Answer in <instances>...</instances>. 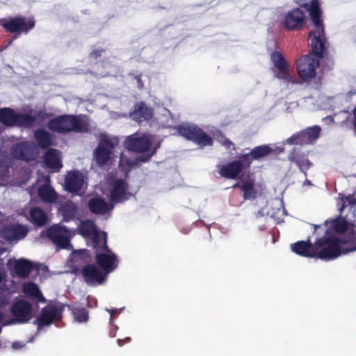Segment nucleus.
I'll return each instance as SVG.
<instances>
[{
    "instance_id": "5701e85b",
    "label": "nucleus",
    "mask_w": 356,
    "mask_h": 356,
    "mask_svg": "<svg viewBox=\"0 0 356 356\" xmlns=\"http://www.w3.org/2000/svg\"><path fill=\"white\" fill-rule=\"evenodd\" d=\"M270 58L274 67L280 72L277 77L290 81L289 65L283 55L280 51H274L271 53Z\"/></svg>"
},
{
    "instance_id": "c9c22d12",
    "label": "nucleus",
    "mask_w": 356,
    "mask_h": 356,
    "mask_svg": "<svg viewBox=\"0 0 356 356\" xmlns=\"http://www.w3.org/2000/svg\"><path fill=\"white\" fill-rule=\"evenodd\" d=\"M31 222L37 226H44L47 222V216L44 211L40 207L31 208L29 212Z\"/></svg>"
},
{
    "instance_id": "37998d69",
    "label": "nucleus",
    "mask_w": 356,
    "mask_h": 356,
    "mask_svg": "<svg viewBox=\"0 0 356 356\" xmlns=\"http://www.w3.org/2000/svg\"><path fill=\"white\" fill-rule=\"evenodd\" d=\"M154 153H155V150L149 154L140 156L136 158V161L138 162H143V163L147 162L151 159V157L154 154Z\"/></svg>"
},
{
    "instance_id": "3c124183",
    "label": "nucleus",
    "mask_w": 356,
    "mask_h": 356,
    "mask_svg": "<svg viewBox=\"0 0 356 356\" xmlns=\"http://www.w3.org/2000/svg\"><path fill=\"white\" fill-rule=\"evenodd\" d=\"M3 317H4L3 314L1 312H0V322L2 321V320L3 319Z\"/></svg>"
},
{
    "instance_id": "dca6fc26",
    "label": "nucleus",
    "mask_w": 356,
    "mask_h": 356,
    "mask_svg": "<svg viewBox=\"0 0 356 356\" xmlns=\"http://www.w3.org/2000/svg\"><path fill=\"white\" fill-rule=\"evenodd\" d=\"M129 118L139 124L147 122L154 118V109L143 101L138 102L130 111Z\"/></svg>"
},
{
    "instance_id": "864d4df0",
    "label": "nucleus",
    "mask_w": 356,
    "mask_h": 356,
    "mask_svg": "<svg viewBox=\"0 0 356 356\" xmlns=\"http://www.w3.org/2000/svg\"><path fill=\"white\" fill-rule=\"evenodd\" d=\"M1 332V327H0V333Z\"/></svg>"
},
{
    "instance_id": "c03bdc74",
    "label": "nucleus",
    "mask_w": 356,
    "mask_h": 356,
    "mask_svg": "<svg viewBox=\"0 0 356 356\" xmlns=\"http://www.w3.org/2000/svg\"><path fill=\"white\" fill-rule=\"evenodd\" d=\"M222 145L227 148V149H232L233 150H235V145L234 143H232L229 139L225 138V140L222 142Z\"/></svg>"
},
{
    "instance_id": "4be33fe9",
    "label": "nucleus",
    "mask_w": 356,
    "mask_h": 356,
    "mask_svg": "<svg viewBox=\"0 0 356 356\" xmlns=\"http://www.w3.org/2000/svg\"><path fill=\"white\" fill-rule=\"evenodd\" d=\"M81 273L85 282L91 285L102 284L105 279V275L95 264L83 266Z\"/></svg>"
},
{
    "instance_id": "6e6552de",
    "label": "nucleus",
    "mask_w": 356,
    "mask_h": 356,
    "mask_svg": "<svg viewBox=\"0 0 356 356\" xmlns=\"http://www.w3.org/2000/svg\"><path fill=\"white\" fill-rule=\"evenodd\" d=\"M177 132L186 140L193 141L201 147L213 145L212 138L197 126L193 124L179 125Z\"/></svg>"
},
{
    "instance_id": "79ce46f5",
    "label": "nucleus",
    "mask_w": 356,
    "mask_h": 356,
    "mask_svg": "<svg viewBox=\"0 0 356 356\" xmlns=\"http://www.w3.org/2000/svg\"><path fill=\"white\" fill-rule=\"evenodd\" d=\"M53 114L50 113H47L45 110H39L36 113L35 120L37 118H40L42 120H44L51 116Z\"/></svg>"
},
{
    "instance_id": "7c9ffc66",
    "label": "nucleus",
    "mask_w": 356,
    "mask_h": 356,
    "mask_svg": "<svg viewBox=\"0 0 356 356\" xmlns=\"http://www.w3.org/2000/svg\"><path fill=\"white\" fill-rule=\"evenodd\" d=\"M92 238V248L95 254L101 252H110V248L107 245V235L105 232H95Z\"/></svg>"
},
{
    "instance_id": "a19ab883",
    "label": "nucleus",
    "mask_w": 356,
    "mask_h": 356,
    "mask_svg": "<svg viewBox=\"0 0 356 356\" xmlns=\"http://www.w3.org/2000/svg\"><path fill=\"white\" fill-rule=\"evenodd\" d=\"M343 204L340 209L341 212L348 206V205H355L356 204V197L353 195H349L348 196L342 197L341 198Z\"/></svg>"
},
{
    "instance_id": "f704fd0d",
    "label": "nucleus",
    "mask_w": 356,
    "mask_h": 356,
    "mask_svg": "<svg viewBox=\"0 0 356 356\" xmlns=\"http://www.w3.org/2000/svg\"><path fill=\"white\" fill-rule=\"evenodd\" d=\"M98 230L95 222L90 220L81 221L77 228V232L84 238H89Z\"/></svg>"
},
{
    "instance_id": "c756f323",
    "label": "nucleus",
    "mask_w": 356,
    "mask_h": 356,
    "mask_svg": "<svg viewBox=\"0 0 356 356\" xmlns=\"http://www.w3.org/2000/svg\"><path fill=\"white\" fill-rule=\"evenodd\" d=\"M38 195L44 203L53 204L57 201L58 194L48 184H44L38 187Z\"/></svg>"
},
{
    "instance_id": "6ab92c4d",
    "label": "nucleus",
    "mask_w": 356,
    "mask_h": 356,
    "mask_svg": "<svg viewBox=\"0 0 356 356\" xmlns=\"http://www.w3.org/2000/svg\"><path fill=\"white\" fill-rule=\"evenodd\" d=\"M274 152L270 144L261 145L254 147L248 153L242 154L243 159L250 167L253 161H260L262 159L270 156Z\"/></svg>"
},
{
    "instance_id": "f257e3e1",
    "label": "nucleus",
    "mask_w": 356,
    "mask_h": 356,
    "mask_svg": "<svg viewBox=\"0 0 356 356\" xmlns=\"http://www.w3.org/2000/svg\"><path fill=\"white\" fill-rule=\"evenodd\" d=\"M325 235L317 238L314 242L316 258L324 261L337 259L343 254L356 250V232L352 230L347 238H341L334 235Z\"/></svg>"
},
{
    "instance_id": "2eb2a0df",
    "label": "nucleus",
    "mask_w": 356,
    "mask_h": 356,
    "mask_svg": "<svg viewBox=\"0 0 356 356\" xmlns=\"http://www.w3.org/2000/svg\"><path fill=\"white\" fill-rule=\"evenodd\" d=\"M305 14L300 8H296L285 15L284 26L288 31L300 30L305 24Z\"/></svg>"
},
{
    "instance_id": "0eeeda50",
    "label": "nucleus",
    "mask_w": 356,
    "mask_h": 356,
    "mask_svg": "<svg viewBox=\"0 0 356 356\" xmlns=\"http://www.w3.org/2000/svg\"><path fill=\"white\" fill-rule=\"evenodd\" d=\"M119 144L117 137H110L106 134L101 136L99 145L94 151V159L99 167L107 165L113 159V151Z\"/></svg>"
},
{
    "instance_id": "cd10ccee",
    "label": "nucleus",
    "mask_w": 356,
    "mask_h": 356,
    "mask_svg": "<svg viewBox=\"0 0 356 356\" xmlns=\"http://www.w3.org/2000/svg\"><path fill=\"white\" fill-rule=\"evenodd\" d=\"M88 207L90 211L97 215H105L111 211L113 206L101 197H92L88 200Z\"/></svg>"
},
{
    "instance_id": "e433bc0d",
    "label": "nucleus",
    "mask_w": 356,
    "mask_h": 356,
    "mask_svg": "<svg viewBox=\"0 0 356 356\" xmlns=\"http://www.w3.org/2000/svg\"><path fill=\"white\" fill-rule=\"evenodd\" d=\"M325 223L326 225L330 223L331 228H332L336 232L341 234L346 232L348 229L349 226L347 220L341 216H339L330 221L326 220Z\"/></svg>"
},
{
    "instance_id": "72a5a7b5",
    "label": "nucleus",
    "mask_w": 356,
    "mask_h": 356,
    "mask_svg": "<svg viewBox=\"0 0 356 356\" xmlns=\"http://www.w3.org/2000/svg\"><path fill=\"white\" fill-rule=\"evenodd\" d=\"M22 292L26 296L39 302H44V298L36 284L33 282L24 283L22 286Z\"/></svg>"
},
{
    "instance_id": "a878e982",
    "label": "nucleus",
    "mask_w": 356,
    "mask_h": 356,
    "mask_svg": "<svg viewBox=\"0 0 356 356\" xmlns=\"http://www.w3.org/2000/svg\"><path fill=\"white\" fill-rule=\"evenodd\" d=\"M128 184L122 179H117L113 183L110 196L113 202H122L128 199Z\"/></svg>"
},
{
    "instance_id": "49530a36",
    "label": "nucleus",
    "mask_w": 356,
    "mask_h": 356,
    "mask_svg": "<svg viewBox=\"0 0 356 356\" xmlns=\"http://www.w3.org/2000/svg\"><path fill=\"white\" fill-rule=\"evenodd\" d=\"M135 79L136 81V84H137V86L139 89H143V87H144V84H143V82L141 79V76L140 75H136L135 76Z\"/></svg>"
},
{
    "instance_id": "ea45409f",
    "label": "nucleus",
    "mask_w": 356,
    "mask_h": 356,
    "mask_svg": "<svg viewBox=\"0 0 356 356\" xmlns=\"http://www.w3.org/2000/svg\"><path fill=\"white\" fill-rule=\"evenodd\" d=\"M9 167L8 159L3 155H0V178H4L8 176Z\"/></svg>"
},
{
    "instance_id": "f8f14e48",
    "label": "nucleus",
    "mask_w": 356,
    "mask_h": 356,
    "mask_svg": "<svg viewBox=\"0 0 356 356\" xmlns=\"http://www.w3.org/2000/svg\"><path fill=\"white\" fill-rule=\"evenodd\" d=\"M10 312L14 321L19 323H25L32 317V305L25 300H17L10 307Z\"/></svg>"
},
{
    "instance_id": "aec40b11",
    "label": "nucleus",
    "mask_w": 356,
    "mask_h": 356,
    "mask_svg": "<svg viewBox=\"0 0 356 356\" xmlns=\"http://www.w3.org/2000/svg\"><path fill=\"white\" fill-rule=\"evenodd\" d=\"M126 143L128 149L140 153L147 152L152 144V140L148 137L145 136L138 137L134 135L129 136Z\"/></svg>"
},
{
    "instance_id": "b1692460",
    "label": "nucleus",
    "mask_w": 356,
    "mask_h": 356,
    "mask_svg": "<svg viewBox=\"0 0 356 356\" xmlns=\"http://www.w3.org/2000/svg\"><path fill=\"white\" fill-rule=\"evenodd\" d=\"M232 188H240L243 192L244 200H254L257 197V192L254 187V180L249 177H241L240 182L235 183Z\"/></svg>"
},
{
    "instance_id": "09e8293b",
    "label": "nucleus",
    "mask_w": 356,
    "mask_h": 356,
    "mask_svg": "<svg viewBox=\"0 0 356 356\" xmlns=\"http://www.w3.org/2000/svg\"><path fill=\"white\" fill-rule=\"evenodd\" d=\"M110 314H111V319L112 318V317L113 316V315L115 314H118V311L116 309H111V310H108Z\"/></svg>"
},
{
    "instance_id": "8fccbe9b",
    "label": "nucleus",
    "mask_w": 356,
    "mask_h": 356,
    "mask_svg": "<svg viewBox=\"0 0 356 356\" xmlns=\"http://www.w3.org/2000/svg\"><path fill=\"white\" fill-rule=\"evenodd\" d=\"M304 184L312 185V182L309 179H306Z\"/></svg>"
},
{
    "instance_id": "de8ad7c7",
    "label": "nucleus",
    "mask_w": 356,
    "mask_h": 356,
    "mask_svg": "<svg viewBox=\"0 0 356 356\" xmlns=\"http://www.w3.org/2000/svg\"><path fill=\"white\" fill-rule=\"evenodd\" d=\"M131 341L130 337H127L124 340L122 339H118V344L119 346H122L125 342H129Z\"/></svg>"
},
{
    "instance_id": "ddd939ff",
    "label": "nucleus",
    "mask_w": 356,
    "mask_h": 356,
    "mask_svg": "<svg viewBox=\"0 0 356 356\" xmlns=\"http://www.w3.org/2000/svg\"><path fill=\"white\" fill-rule=\"evenodd\" d=\"M47 236L60 248L65 249L70 245V231L64 226L54 225L49 227Z\"/></svg>"
},
{
    "instance_id": "473e14b6",
    "label": "nucleus",
    "mask_w": 356,
    "mask_h": 356,
    "mask_svg": "<svg viewBox=\"0 0 356 356\" xmlns=\"http://www.w3.org/2000/svg\"><path fill=\"white\" fill-rule=\"evenodd\" d=\"M34 138L41 149H47L52 145L51 134L44 129L35 130L34 131Z\"/></svg>"
},
{
    "instance_id": "7ed1b4c3",
    "label": "nucleus",
    "mask_w": 356,
    "mask_h": 356,
    "mask_svg": "<svg viewBox=\"0 0 356 356\" xmlns=\"http://www.w3.org/2000/svg\"><path fill=\"white\" fill-rule=\"evenodd\" d=\"M296 2L300 7L305 8L309 13L311 20L315 26V30L310 31L309 36L311 38L313 35L312 38L313 52L321 56L323 49L321 35H324L325 29L321 19L322 12L320 8L319 1L318 0H312L309 3L306 0H297Z\"/></svg>"
},
{
    "instance_id": "bb28decb",
    "label": "nucleus",
    "mask_w": 356,
    "mask_h": 356,
    "mask_svg": "<svg viewBox=\"0 0 356 356\" xmlns=\"http://www.w3.org/2000/svg\"><path fill=\"white\" fill-rule=\"evenodd\" d=\"M291 250L296 254L310 258H316V248L314 243H311L310 241H299L291 245Z\"/></svg>"
},
{
    "instance_id": "2f4dec72",
    "label": "nucleus",
    "mask_w": 356,
    "mask_h": 356,
    "mask_svg": "<svg viewBox=\"0 0 356 356\" xmlns=\"http://www.w3.org/2000/svg\"><path fill=\"white\" fill-rule=\"evenodd\" d=\"M33 268L32 263L25 259L16 260L13 266V270L17 277L26 278L29 277Z\"/></svg>"
},
{
    "instance_id": "393cba45",
    "label": "nucleus",
    "mask_w": 356,
    "mask_h": 356,
    "mask_svg": "<svg viewBox=\"0 0 356 356\" xmlns=\"http://www.w3.org/2000/svg\"><path fill=\"white\" fill-rule=\"evenodd\" d=\"M83 175L81 172L70 171L65 177V189L70 193H77L83 188Z\"/></svg>"
},
{
    "instance_id": "4468645a",
    "label": "nucleus",
    "mask_w": 356,
    "mask_h": 356,
    "mask_svg": "<svg viewBox=\"0 0 356 356\" xmlns=\"http://www.w3.org/2000/svg\"><path fill=\"white\" fill-rule=\"evenodd\" d=\"M26 226L21 224H10L3 226L0 230L1 236L8 243L23 239L28 234Z\"/></svg>"
},
{
    "instance_id": "9d476101",
    "label": "nucleus",
    "mask_w": 356,
    "mask_h": 356,
    "mask_svg": "<svg viewBox=\"0 0 356 356\" xmlns=\"http://www.w3.org/2000/svg\"><path fill=\"white\" fill-rule=\"evenodd\" d=\"M63 307L48 305L42 309L40 316L36 318L35 323L41 328L59 321L62 318Z\"/></svg>"
},
{
    "instance_id": "c85d7f7f",
    "label": "nucleus",
    "mask_w": 356,
    "mask_h": 356,
    "mask_svg": "<svg viewBox=\"0 0 356 356\" xmlns=\"http://www.w3.org/2000/svg\"><path fill=\"white\" fill-rule=\"evenodd\" d=\"M46 166L55 172H58L62 168L59 152L56 149H48L44 156Z\"/></svg>"
},
{
    "instance_id": "412c9836",
    "label": "nucleus",
    "mask_w": 356,
    "mask_h": 356,
    "mask_svg": "<svg viewBox=\"0 0 356 356\" xmlns=\"http://www.w3.org/2000/svg\"><path fill=\"white\" fill-rule=\"evenodd\" d=\"M13 158L29 161L34 159L33 147L29 142H22L15 144L11 148Z\"/></svg>"
},
{
    "instance_id": "9b49d317",
    "label": "nucleus",
    "mask_w": 356,
    "mask_h": 356,
    "mask_svg": "<svg viewBox=\"0 0 356 356\" xmlns=\"http://www.w3.org/2000/svg\"><path fill=\"white\" fill-rule=\"evenodd\" d=\"M321 128L313 126L293 134L286 139V143L289 145H303L312 143L320 136Z\"/></svg>"
},
{
    "instance_id": "423d86ee",
    "label": "nucleus",
    "mask_w": 356,
    "mask_h": 356,
    "mask_svg": "<svg viewBox=\"0 0 356 356\" xmlns=\"http://www.w3.org/2000/svg\"><path fill=\"white\" fill-rule=\"evenodd\" d=\"M35 122V115L16 112L10 107L0 108V123L6 127L30 128Z\"/></svg>"
},
{
    "instance_id": "a18cd8bd",
    "label": "nucleus",
    "mask_w": 356,
    "mask_h": 356,
    "mask_svg": "<svg viewBox=\"0 0 356 356\" xmlns=\"http://www.w3.org/2000/svg\"><path fill=\"white\" fill-rule=\"evenodd\" d=\"M104 49H95L90 53V57H93L94 58H97L101 56L102 53L104 52Z\"/></svg>"
},
{
    "instance_id": "1a4fd4ad",
    "label": "nucleus",
    "mask_w": 356,
    "mask_h": 356,
    "mask_svg": "<svg viewBox=\"0 0 356 356\" xmlns=\"http://www.w3.org/2000/svg\"><path fill=\"white\" fill-rule=\"evenodd\" d=\"M218 173L225 179H236L243 176L245 177V170H250V166L243 159V154H241L238 159L233 160L225 165H219Z\"/></svg>"
},
{
    "instance_id": "20e7f679",
    "label": "nucleus",
    "mask_w": 356,
    "mask_h": 356,
    "mask_svg": "<svg viewBox=\"0 0 356 356\" xmlns=\"http://www.w3.org/2000/svg\"><path fill=\"white\" fill-rule=\"evenodd\" d=\"M313 38V35L310 38ZM321 40L323 44V49L322 55L318 56L313 52V49L311 51L305 55H302L296 61V68L299 78L305 83L309 82L312 79L316 76V69L319 66L320 60L324 58L327 54V48L326 47V38L324 35H321ZM311 48L312 45L311 44Z\"/></svg>"
},
{
    "instance_id": "603ef678",
    "label": "nucleus",
    "mask_w": 356,
    "mask_h": 356,
    "mask_svg": "<svg viewBox=\"0 0 356 356\" xmlns=\"http://www.w3.org/2000/svg\"><path fill=\"white\" fill-rule=\"evenodd\" d=\"M320 227L321 225H314V230L316 231V229Z\"/></svg>"
},
{
    "instance_id": "f3484780",
    "label": "nucleus",
    "mask_w": 356,
    "mask_h": 356,
    "mask_svg": "<svg viewBox=\"0 0 356 356\" xmlns=\"http://www.w3.org/2000/svg\"><path fill=\"white\" fill-rule=\"evenodd\" d=\"M95 259L98 266L105 274H108L115 269L118 266L117 256L110 252H101L95 254Z\"/></svg>"
},
{
    "instance_id": "a211bd4d",
    "label": "nucleus",
    "mask_w": 356,
    "mask_h": 356,
    "mask_svg": "<svg viewBox=\"0 0 356 356\" xmlns=\"http://www.w3.org/2000/svg\"><path fill=\"white\" fill-rule=\"evenodd\" d=\"M287 159L291 163H295L305 176H307V170L312 165V163L308 159L307 154L301 147H293L290 151Z\"/></svg>"
},
{
    "instance_id": "f03ea898",
    "label": "nucleus",
    "mask_w": 356,
    "mask_h": 356,
    "mask_svg": "<svg viewBox=\"0 0 356 356\" xmlns=\"http://www.w3.org/2000/svg\"><path fill=\"white\" fill-rule=\"evenodd\" d=\"M48 129L55 133L66 134L72 132L87 133L90 130L88 119L82 115L63 114L50 119Z\"/></svg>"
},
{
    "instance_id": "4c0bfd02",
    "label": "nucleus",
    "mask_w": 356,
    "mask_h": 356,
    "mask_svg": "<svg viewBox=\"0 0 356 356\" xmlns=\"http://www.w3.org/2000/svg\"><path fill=\"white\" fill-rule=\"evenodd\" d=\"M62 212L63 221L68 222L74 218L76 208L72 202L69 204L67 203L62 207Z\"/></svg>"
},
{
    "instance_id": "39448f33",
    "label": "nucleus",
    "mask_w": 356,
    "mask_h": 356,
    "mask_svg": "<svg viewBox=\"0 0 356 356\" xmlns=\"http://www.w3.org/2000/svg\"><path fill=\"white\" fill-rule=\"evenodd\" d=\"M35 25L33 17H26L23 16L12 17L10 18L0 19V26H1L6 32L14 33L12 39H10L8 44H11L13 41L22 33H28Z\"/></svg>"
},
{
    "instance_id": "58836bf2",
    "label": "nucleus",
    "mask_w": 356,
    "mask_h": 356,
    "mask_svg": "<svg viewBox=\"0 0 356 356\" xmlns=\"http://www.w3.org/2000/svg\"><path fill=\"white\" fill-rule=\"evenodd\" d=\"M72 314L74 318L81 323L86 322L88 319V313L84 307L77 306L72 308Z\"/></svg>"
}]
</instances>
